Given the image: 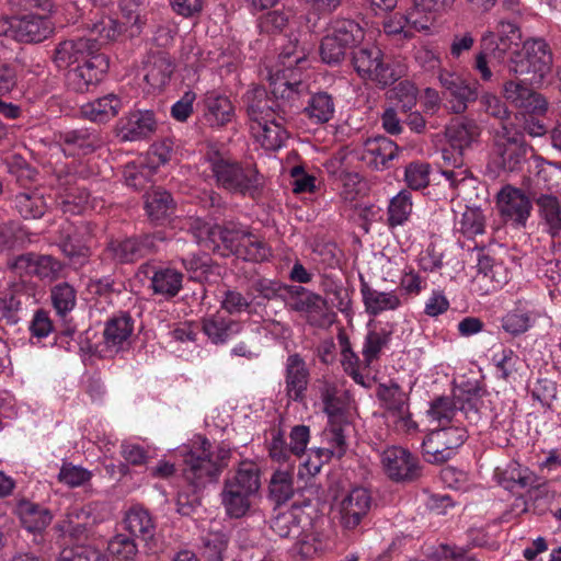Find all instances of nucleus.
I'll return each mask as SVG.
<instances>
[{"label": "nucleus", "mask_w": 561, "mask_h": 561, "mask_svg": "<svg viewBox=\"0 0 561 561\" xmlns=\"http://www.w3.org/2000/svg\"><path fill=\"white\" fill-rule=\"evenodd\" d=\"M57 561H107L101 550L90 545H75L64 548Z\"/></svg>", "instance_id": "51"}, {"label": "nucleus", "mask_w": 561, "mask_h": 561, "mask_svg": "<svg viewBox=\"0 0 561 561\" xmlns=\"http://www.w3.org/2000/svg\"><path fill=\"white\" fill-rule=\"evenodd\" d=\"M479 388H471L467 391L460 389L453 398L437 397L431 402L428 415L439 425L449 424L455 416L467 410L478 412Z\"/></svg>", "instance_id": "6"}, {"label": "nucleus", "mask_w": 561, "mask_h": 561, "mask_svg": "<svg viewBox=\"0 0 561 561\" xmlns=\"http://www.w3.org/2000/svg\"><path fill=\"white\" fill-rule=\"evenodd\" d=\"M518 46L519 44L508 42L499 35L496 38L492 31L485 32L480 39V48L484 49V53H490V57L499 61L503 60L508 51Z\"/></svg>", "instance_id": "49"}, {"label": "nucleus", "mask_w": 561, "mask_h": 561, "mask_svg": "<svg viewBox=\"0 0 561 561\" xmlns=\"http://www.w3.org/2000/svg\"><path fill=\"white\" fill-rule=\"evenodd\" d=\"M16 513L25 529L33 533L45 529L53 518L47 508L27 500H21L18 503Z\"/></svg>", "instance_id": "35"}, {"label": "nucleus", "mask_w": 561, "mask_h": 561, "mask_svg": "<svg viewBox=\"0 0 561 561\" xmlns=\"http://www.w3.org/2000/svg\"><path fill=\"white\" fill-rule=\"evenodd\" d=\"M294 465L277 469L270 480L268 496L276 505L287 503L294 496Z\"/></svg>", "instance_id": "34"}, {"label": "nucleus", "mask_w": 561, "mask_h": 561, "mask_svg": "<svg viewBox=\"0 0 561 561\" xmlns=\"http://www.w3.org/2000/svg\"><path fill=\"white\" fill-rule=\"evenodd\" d=\"M309 383V370L299 354L290 355L286 364V391L287 396L301 402Z\"/></svg>", "instance_id": "25"}, {"label": "nucleus", "mask_w": 561, "mask_h": 561, "mask_svg": "<svg viewBox=\"0 0 561 561\" xmlns=\"http://www.w3.org/2000/svg\"><path fill=\"white\" fill-rule=\"evenodd\" d=\"M173 71L174 66L170 58L161 55L148 65L145 80L154 90H160L169 82Z\"/></svg>", "instance_id": "40"}, {"label": "nucleus", "mask_w": 561, "mask_h": 561, "mask_svg": "<svg viewBox=\"0 0 561 561\" xmlns=\"http://www.w3.org/2000/svg\"><path fill=\"white\" fill-rule=\"evenodd\" d=\"M530 147L524 134L514 126L502 123L494 130L492 138V153L496 164L504 171H518L527 161Z\"/></svg>", "instance_id": "3"}, {"label": "nucleus", "mask_w": 561, "mask_h": 561, "mask_svg": "<svg viewBox=\"0 0 561 561\" xmlns=\"http://www.w3.org/2000/svg\"><path fill=\"white\" fill-rule=\"evenodd\" d=\"M552 55L542 39L524 43L522 49L513 50L508 71L524 85H540L551 70Z\"/></svg>", "instance_id": "2"}, {"label": "nucleus", "mask_w": 561, "mask_h": 561, "mask_svg": "<svg viewBox=\"0 0 561 561\" xmlns=\"http://www.w3.org/2000/svg\"><path fill=\"white\" fill-rule=\"evenodd\" d=\"M286 121H282L277 115L270 118V121L265 119L262 123H257L259 127L262 129L263 145L267 149H276L279 148L283 140L286 138V129L284 127V123Z\"/></svg>", "instance_id": "47"}, {"label": "nucleus", "mask_w": 561, "mask_h": 561, "mask_svg": "<svg viewBox=\"0 0 561 561\" xmlns=\"http://www.w3.org/2000/svg\"><path fill=\"white\" fill-rule=\"evenodd\" d=\"M93 231L94 225L92 222L80 221L59 242L60 251L76 270L87 264L91 256V250L87 243L93 236Z\"/></svg>", "instance_id": "9"}, {"label": "nucleus", "mask_w": 561, "mask_h": 561, "mask_svg": "<svg viewBox=\"0 0 561 561\" xmlns=\"http://www.w3.org/2000/svg\"><path fill=\"white\" fill-rule=\"evenodd\" d=\"M121 105L117 95L111 93L82 105L81 114L92 122L106 123L118 114Z\"/></svg>", "instance_id": "33"}, {"label": "nucleus", "mask_w": 561, "mask_h": 561, "mask_svg": "<svg viewBox=\"0 0 561 561\" xmlns=\"http://www.w3.org/2000/svg\"><path fill=\"white\" fill-rule=\"evenodd\" d=\"M376 396L394 423L400 424L407 431L417 427L409 410V397L398 383H380Z\"/></svg>", "instance_id": "8"}, {"label": "nucleus", "mask_w": 561, "mask_h": 561, "mask_svg": "<svg viewBox=\"0 0 561 561\" xmlns=\"http://www.w3.org/2000/svg\"><path fill=\"white\" fill-rule=\"evenodd\" d=\"M65 264L49 254H36L34 276L49 282L56 280L61 276Z\"/></svg>", "instance_id": "53"}, {"label": "nucleus", "mask_w": 561, "mask_h": 561, "mask_svg": "<svg viewBox=\"0 0 561 561\" xmlns=\"http://www.w3.org/2000/svg\"><path fill=\"white\" fill-rule=\"evenodd\" d=\"M360 294L367 313L377 316L387 310L397 309L401 301L393 291H379L374 289L360 277Z\"/></svg>", "instance_id": "31"}, {"label": "nucleus", "mask_w": 561, "mask_h": 561, "mask_svg": "<svg viewBox=\"0 0 561 561\" xmlns=\"http://www.w3.org/2000/svg\"><path fill=\"white\" fill-rule=\"evenodd\" d=\"M222 471V465H216L214 457H205L190 450L184 455L183 476L194 493L208 483L216 482Z\"/></svg>", "instance_id": "10"}, {"label": "nucleus", "mask_w": 561, "mask_h": 561, "mask_svg": "<svg viewBox=\"0 0 561 561\" xmlns=\"http://www.w3.org/2000/svg\"><path fill=\"white\" fill-rule=\"evenodd\" d=\"M400 148L386 136L368 138L364 142L363 161H367L376 170L389 168V162L398 157Z\"/></svg>", "instance_id": "22"}, {"label": "nucleus", "mask_w": 561, "mask_h": 561, "mask_svg": "<svg viewBox=\"0 0 561 561\" xmlns=\"http://www.w3.org/2000/svg\"><path fill=\"white\" fill-rule=\"evenodd\" d=\"M371 506V496L367 489H352L340 504L341 524L345 529L356 528Z\"/></svg>", "instance_id": "17"}, {"label": "nucleus", "mask_w": 561, "mask_h": 561, "mask_svg": "<svg viewBox=\"0 0 561 561\" xmlns=\"http://www.w3.org/2000/svg\"><path fill=\"white\" fill-rule=\"evenodd\" d=\"M433 432L438 437H440V440H443L444 445L448 447L451 456L455 455L456 449L460 447L467 438V431L459 426L442 425L440 428H437Z\"/></svg>", "instance_id": "61"}, {"label": "nucleus", "mask_w": 561, "mask_h": 561, "mask_svg": "<svg viewBox=\"0 0 561 561\" xmlns=\"http://www.w3.org/2000/svg\"><path fill=\"white\" fill-rule=\"evenodd\" d=\"M228 540L222 534H213L203 538V554L208 561H222Z\"/></svg>", "instance_id": "64"}, {"label": "nucleus", "mask_w": 561, "mask_h": 561, "mask_svg": "<svg viewBox=\"0 0 561 561\" xmlns=\"http://www.w3.org/2000/svg\"><path fill=\"white\" fill-rule=\"evenodd\" d=\"M391 334V331L385 329L380 331H369L367 333L362 351L366 366H369L373 360L379 357L382 347L389 343Z\"/></svg>", "instance_id": "46"}, {"label": "nucleus", "mask_w": 561, "mask_h": 561, "mask_svg": "<svg viewBox=\"0 0 561 561\" xmlns=\"http://www.w3.org/2000/svg\"><path fill=\"white\" fill-rule=\"evenodd\" d=\"M347 50L348 48L342 45V43L330 33L321 41L320 56L322 61L328 65H339L344 60Z\"/></svg>", "instance_id": "55"}, {"label": "nucleus", "mask_w": 561, "mask_h": 561, "mask_svg": "<svg viewBox=\"0 0 561 561\" xmlns=\"http://www.w3.org/2000/svg\"><path fill=\"white\" fill-rule=\"evenodd\" d=\"M330 34L351 50L360 45L365 37V32L359 23L343 18H337L331 22Z\"/></svg>", "instance_id": "36"}, {"label": "nucleus", "mask_w": 561, "mask_h": 561, "mask_svg": "<svg viewBox=\"0 0 561 561\" xmlns=\"http://www.w3.org/2000/svg\"><path fill=\"white\" fill-rule=\"evenodd\" d=\"M100 53V42L93 37H79L60 42L53 55V61L58 68H69L81 65Z\"/></svg>", "instance_id": "11"}, {"label": "nucleus", "mask_w": 561, "mask_h": 561, "mask_svg": "<svg viewBox=\"0 0 561 561\" xmlns=\"http://www.w3.org/2000/svg\"><path fill=\"white\" fill-rule=\"evenodd\" d=\"M55 528L62 537H69L71 540L80 542L91 536L93 523L89 512L75 507L56 524Z\"/></svg>", "instance_id": "23"}, {"label": "nucleus", "mask_w": 561, "mask_h": 561, "mask_svg": "<svg viewBox=\"0 0 561 561\" xmlns=\"http://www.w3.org/2000/svg\"><path fill=\"white\" fill-rule=\"evenodd\" d=\"M54 32L48 15L30 13L15 16L14 39L22 43H41Z\"/></svg>", "instance_id": "18"}, {"label": "nucleus", "mask_w": 561, "mask_h": 561, "mask_svg": "<svg viewBox=\"0 0 561 561\" xmlns=\"http://www.w3.org/2000/svg\"><path fill=\"white\" fill-rule=\"evenodd\" d=\"M237 482V488L256 494L261 488L260 468L253 461H241L236 473L230 478Z\"/></svg>", "instance_id": "42"}, {"label": "nucleus", "mask_w": 561, "mask_h": 561, "mask_svg": "<svg viewBox=\"0 0 561 561\" xmlns=\"http://www.w3.org/2000/svg\"><path fill=\"white\" fill-rule=\"evenodd\" d=\"M538 208V214L547 227V232L552 237L561 234V204L557 196L552 194H540L533 196Z\"/></svg>", "instance_id": "30"}, {"label": "nucleus", "mask_w": 561, "mask_h": 561, "mask_svg": "<svg viewBox=\"0 0 561 561\" xmlns=\"http://www.w3.org/2000/svg\"><path fill=\"white\" fill-rule=\"evenodd\" d=\"M131 332V319L128 314H124L107 321L104 330V339L107 345L116 346L126 341Z\"/></svg>", "instance_id": "43"}, {"label": "nucleus", "mask_w": 561, "mask_h": 561, "mask_svg": "<svg viewBox=\"0 0 561 561\" xmlns=\"http://www.w3.org/2000/svg\"><path fill=\"white\" fill-rule=\"evenodd\" d=\"M76 289L69 283H59L50 290V298L57 313L65 316L76 305Z\"/></svg>", "instance_id": "50"}, {"label": "nucleus", "mask_w": 561, "mask_h": 561, "mask_svg": "<svg viewBox=\"0 0 561 561\" xmlns=\"http://www.w3.org/2000/svg\"><path fill=\"white\" fill-rule=\"evenodd\" d=\"M154 240L156 237L151 234L114 240L107 244L106 251L117 263H131L151 252Z\"/></svg>", "instance_id": "16"}, {"label": "nucleus", "mask_w": 561, "mask_h": 561, "mask_svg": "<svg viewBox=\"0 0 561 561\" xmlns=\"http://www.w3.org/2000/svg\"><path fill=\"white\" fill-rule=\"evenodd\" d=\"M15 204L24 218H38L44 215V205L41 197H34L27 193H20L15 196Z\"/></svg>", "instance_id": "62"}, {"label": "nucleus", "mask_w": 561, "mask_h": 561, "mask_svg": "<svg viewBox=\"0 0 561 561\" xmlns=\"http://www.w3.org/2000/svg\"><path fill=\"white\" fill-rule=\"evenodd\" d=\"M270 256L271 250L267 244L250 232L243 239V243H241L237 254V257L250 262H263L268 260Z\"/></svg>", "instance_id": "45"}, {"label": "nucleus", "mask_w": 561, "mask_h": 561, "mask_svg": "<svg viewBox=\"0 0 561 561\" xmlns=\"http://www.w3.org/2000/svg\"><path fill=\"white\" fill-rule=\"evenodd\" d=\"M202 324L204 333L215 344L225 343L232 335L238 334L241 331L239 322L225 320L220 317L205 318L203 319Z\"/></svg>", "instance_id": "39"}, {"label": "nucleus", "mask_w": 561, "mask_h": 561, "mask_svg": "<svg viewBox=\"0 0 561 561\" xmlns=\"http://www.w3.org/2000/svg\"><path fill=\"white\" fill-rule=\"evenodd\" d=\"M335 111L334 100L328 92L312 94L304 106L302 112L314 124H324L332 119Z\"/></svg>", "instance_id": "38"}, {"label": "nucleus", "mask_w": 561, "mask_h": 561, "mask_svg": "<svg viewBox=\"0 0 561 561\" xmlns=\"http://www.w3.org/2000/svg\"><path fill=\"white\" fill-rule=\"evenodd\" d=\"M290 13L283 10H273L264 13L257 20L261 33L272 34L282 32L288 24Z\"/></svg>", "instance_id": "56"}, {"label": "nucleus", "mask_w": 561, "mask_h": 561, "mask_svg": "<svg viewBox=\"0 0 561 561\" xmlns=\"http://www.w3.org/2000/svg\"><path fill=\"white\" fill-rule=\"evenodd\" d=\"M288 307L293 311L308 313V322L312 325L320 327L332 322V319L327 313L328 301L319 294L310 291L306 296L298 297V299L288 302Z\"/></svg>", "instance_id": "29"}, {"label": "nucleus", "mask_w": 561, "mask_h": 561, "mask_svg": "<svg viewBox=\"0 0 561 561\" xmlns=\"http://www.w3.org/2000/svg\"><path fill=\"white\" fill-rule=\"evenodd\" d=\"M216 184L233 194L254 197L262 186L259 171L251 164L224 157L219 151L207 153Z\"/></svg>", "instance_id": "1"}, {"label": "nucleus", "mask_w": 561, "mask_h": 561, "mask_svg": "<svg viewBox=\"0 0 561 561\" xmlns=\"http://www.w3.org/2000/svg\"><path fill=\"white\" fill-rule=\"evenodd\" d=\"M306 85L301 82H289L288 80H276L272 82V95L275 99L277 116L287 121L300 113L304 108V91Z\"/></svg>", "instance_id": "13"}, {"label": "nucleus", "mask_w": 561, "mask_h": 561, "mask_svg": "<svg viewBox=\"0 0 561 561\" xmlns=\"http://www.w3.org/2000/svg\"><path fill=\"white\" fill-rule=\"evenodd\" d=\"M519 365L520 359L512 350H504L501 359L496 362L500 377L505 381L516 380Z\"/></svg>", "instance_id": "63"}, {"label": "nucleus", "mask_w": 561, "mask_h": 561, "mask_svg": "<svg viewBox=\"0 0 561 561\" xmlns=\"http://www.w3.org/2000/svg\"><path fill=\"white\" fill-rule=\"evenodd\" d=\"M215 231H217L219 240L229 254L237 256L239 248H241V243H243V239H245L248 232L240 229L220 226H216L214 232Z\"/></svg>", "instance_id": "58"}, {"label": "nucleus", "mask_w": 561, "mask_h": 561, "mask_svg": "<svg viewBox=\"0 0 561 561\" xmlns=\"http://www.w3.org/2000/svg\"><path fill=\"white\" fill-rule=\"evenodd\" d=\"M124 524L130 535L145 541L149 549L152 548L156 525L148 510L139 505L131 506L125 515Z\"/></svg>", "instance_id": "28"}, {"label": "nucleus", "mask_w": 561, "mask_h": 561, "mask_svg": "<svg viewBox=\"0 0 561 561\" xmlns=\"http://www.w3.org/2000/svg\"><path fill=\"white\" fill-rule=\"evenodd\" d=\"M445 135L454 149L459 154L477 141L480 136V128L476 121L468 117H456L447 125Z\"/></svg>", "instance_id": "24"}, {"label": "nucleus", "mask_w": 561, "mask_h": 561, "mask_svg": "<svg viewBox=\"0 0 561 561\" xmlns=\"http://www.w3.org/2000/svg\"><path fill=\"white\" fill-rule=\"evenodd\" d=\"M203 119L210 127H222L234 116L230 99L218 91H208L203 99Z\"/></svg>", "instance_id": "21"}, {"label": "nucleus", "mask_w": 561, "mask_h": 561, "mask_svg": "<svg viewBox=\"0 0 561 561\" xmlns=\"http://www.w3.org/2000/svg\"><path fill=\"white\" fill-rule=\"evenodd\" d=\"M455 0H413V8L407 13V22L416 31L430 28V19L426 13L449 8Z\"/></svg>", "instance_id": "37"}, {"label": "nucleus", "mask_w": 561, "mask_h": 561, "mask_svg": "<svg viewBox=\"0 0 561 561\" xmlns=\"http://www.w3.org/2000/svg\"><path fill=\"white\" fill-rule=\"evenodd\" d=\"M382 465L393 481H412L420 476L417 459L402 447H391L382 454Z\"/></svg>", "instance_id": "14"}, {"label": "nucleus", "mask_w": 561, "mask_h": 561, "mask_svg": "<svg viewBox=\"0 0 561 561\" xmlns=\"http://www.w3.org/2000/svg\"><path fill=\"white\" fill-rule=\"evenodd\" d=\"M142 198L146 216L154 225L165 222L175 210L172 195L162 187H150Z\"/></svg>", "instance_id": "20"}, {"label": "nucleus", "mask_w": 561, "mask_h": 561, "mask_svg": "<svg viewBox=\"0 0 561 561\" xmlns=\"http://www.w3.org/2000/svg\"><path fill=\"white\" fill-rule=\"evenodd\" d=\"M530 87L510 80L503 85V95L514 106L524 111L525 114L545 115L548 111V101Z\"/></svg>", "instance_id": "15"}, {"label": "nucleus", "mask_w": 561, "mask_h": 561, "mask_svg": "<svg viewBox=\"0 0 561 561\" xmlns=\"http://www.w3.org/2000/svg\"><path fill=\"white\" fill-rule=\"evenodd\" d=\"M320 397L324 405L323 410L331 422L343 416V408L340 399L336 398V388L333 385L323 382L320 387Z\"/></svg>", "instance_id": "57"}, {"label": "nucleus", "mask_w": 561, "mask_h": 561, "mask_svg": "<svg viewBox=\"0 0 561 561\" xmlns=\"http://www.w3.org/2000/svg\"><path fill=\"white\" fill-rule=\"evenodd\" d=\"M156 129V118L152 111L131 112L122 127V139L135 141L148 137Z\"/></svg>", "instance_id": "32"}, {"label": "nucleus", "mask_w": 561, "mask_h": 561, "mask_svg": "<svg viewBox=\"0 0 561 561\" xmlns=\"http://www.w3.org/2000/svg\"><path fill=\"white\" fill-rule=\"evenodd\" d=\"M247 113L252 122L262 123L277 115L274 96H268L265 88L256 85L243 95Z\"/></svg>", "instance_id": "26"}, {"label": "nucleus", "mask_w": 561, "mask_h": 561, "mask_svg": "<svg viewBox=\"0 0 561 561\" xmlns=\"http://www.w3.org/2000/svg\"><path fill=\"white\" fill-rule=\"evenodd\" d=\"M107 550L113 561H135L138 553L134 539L124 534L113 537L108 542Z\"/></svg>", "instance_id": "52"}, {"label": "nucleus", "mask_w": 561, "mask_h": 561, "mask_svg": "<svg viewBox=\"0 0 561 561\" xmlns=\"http://www.w3.org/2000/svg\"><path fill=\"white\" fill-rule=\"evenodd\" d=\"M422 451L424 459L434 465L444 463L453 457L448 447L434 432L430 433L423 440Z\"/></svg>", "instance_id": "48"}, {"label": "nucleus", "mask_w": 561, "mask_h": 561, "mask_svg": "<svg viewBox=\"0 0 561 561\" xmlns=\"http://www.w3.org/2000/svg\"><path fill=\"white\" fill-rule=\"evenodd\" d=\"M438 81L443 88V96L450 103V111L454 114L465 113L468 104L479 99L477 80H469L456 72L440 69Z\"/></svg>", "instance_id": "5"}, {"label": "nucleus", "mask_w": 561, "mask_h": 561, "mask_svg": "<svg viewBox=\"0 0 561 561\" xmlns=\"http://www.w3.org/2000/svg\"><path fill=\"white\" fill-rule=\"evenodd\" d=\"M273 533L279 538L296 537L300 534L301 527L295 513L287 511L273 517L270 523Z\"/></svg>", "instance_id": "54"}, {"label": "nucleus", "mask_w": 561, "mask_h": 561, "mask_svg": "<svg viewBox=\"0 0 561 561\" xmlns=\"http://www.w3.org/2000/svg\"><path fill=\"white\" fill-rule=\"evenodd\" d=\"M139 274L148 276L153 293L165 298L175 297L182 289L183 274L174 268H158L154 265L142 264Z\"/></svg>", "instance_id": "19"}, {"label": "nucleus", "mask_w": 561, "mask_h": 561, "mask_svg": "<svg viewBox=\"0 0 561 561\" xmlns=\"http://www.w3.org/2000/svg\"><path fill=\"white\" fill-rule=\"evenodd\" d=\"M412 211L411 193L402 190L390 199L388 206V226L397 227L403 225Z\"/></svg>", "instance_id": "41"}, {"label": "nucleus", "mask_w": 561, "mask_h": 561, "mask_svg": "<svg viewBox=\"0 0 561 561\" xmlns=\"http://www.w3.org/2000/svg\"><path fill=\"white\" fill-rule=\"evenodd\" d=\"M83 64L70 68L66 75L68 89L84 93L91 87L100 83L110 68V58L107 55H95Z\"/></svg>", "instance_id": "7"}, {"label": "nucleus", "mask_w": 561, "mask_h": 561, "mask_svg": "<svg viewBox=\"0 0 561 561\" xmlns=\"http://www.w3.org/2000/svg\"><path fill=\"white\" fill-rule=\"evenodd\" d=\"M233 485L229 489H224L221 493V501L227 514L233 518L243 517L251 507L250 495L238 493L233 490Z\"/></svg>", "instance_id": "44"}, {"label": "nucleus", "mask_w": 561, "mask_h": 561, "mask_svg": "<svg viewBox=\"0 0 561 561\" xmlns=\"http://www.w3.org/2000/svg\"><path fill=\"white\" fill-rule=\"evenodd\" d=\"M60 139L65 146L64 150L72 156L92 153L103 144L100 133L88 128L68 130L60 135Z\"/></svg>", "instance_id": "27"}, {"label": "nucleus", "mask_w": 561, "mask_h": 561, "mask_svg": "<svg viewBox=\"0 0 561 561\" xmlns=\"http://www.w3.org/2000/svg\"><path fill=\"white\" fill-rule=\"evenodd\" d=\"M497 206L505 222L520 227L526 226L533 209L530 198L522 190L510 185L500 191Z\"/></svg>", "instance_id": "12"}, {"label": "nucleus", "mask_w": 561, "mask_h": 561, "mask_svg": "<svg viewBox=\"0 0 561 561\" xmlns=\"http://www.w3.org/2000/svg\"><path fill=\"white\" fill-rule=\"evenodd\" d=\"M352 65L360 78L370 79L380 88L391 85L400 78V73L385 60L383 53L375 45H358L352 50Z\"/></svg>", "instance_id": "4"}, {"label": "nucleus", "mask_w": 561, "mask_h": 561, "mask_svg": "<svg viewBox=\"0 0 561 561\" xmlns=\"http://www.w3.org/2000/svg\"><path fill=\"white\" fill-rule=\"evenodd\" d=\"M431 167L428 163H410L405 168V181L412 190H421L428 185Z\"/></svg>", "instance_id": "60"}, {"label": "nucleus", "mask_w": 561, "mask_h": 561, "mask_svg": "<svg viewBox=\"0 0 561 561\" xmlns=\"http://www.w3.org/2000/svg\"><path fill=\"white\" fill-rule=\"evenodd\" d=\"M268 454L274 461L293 465L290 460L291 457H295L294 451L289 450V444L286 443L280 430L272 433V440L268 444Z\"/></svg>", "instance_id": "59"}]
</instances>
